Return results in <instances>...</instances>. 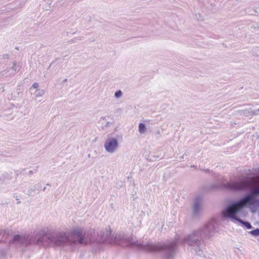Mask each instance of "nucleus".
Wrapping results in <instances>:
<instances>
[{"label":"nucleus","mask_w":259,"mask_h":259,"mask_svg":"<svg viewBox=\"0 0 259 259\" xmlns=\"http://www.w3.org/2000/svg\"><path fill=\"white\" fill-rule=\"evenodd\" d=\"M198 15H199V16H198V17H200L201 15H200V14H198Z\"/></svg>","instance_id":"25"},{"label":"nucleus","mask_w":259,"mask_h":259,"mask_svg":"<svg viewBox=\"0 0 259 259\" xmlns=\"http://www.w3.org/2000/svg\"><path fill=\"white\" fill-rule=\"evenodd\" d=\"M184 156H185V155H183V156H182L180 157V158H181V159H184Z\"/></svg>","instance_id":"24"},{"label":"nucleus","mask_w":259,"mask_h":259,"mask_svg":"<svg viewBox=\"0 0 259 259\" xmlns=\"http://www.w3.org/2000/svg\"><path fill=\"white\" fill-rule=\"evenodd\" d=\"M67 81V79H64L63 80L62 82H63V83H64V82H66Z\"/></svg>","instance_id":"23"},{"label":"nucleus","mask_w":259,"mask_h":259,"mask_svg":"<svg viewBox=\"0 0 259 259\" xmlns=\"http://www.w3.org/2000/svg\"><path fill=\"white\" fill-rule=\"evenodd\" d=\"M215 232V227L213 224L210 222L186 236L184 238V242L188 245L189 250L192 252L194 251L197 255H201L202 253L203 240L213 236Z\"/></svg>","instance_id":"2"},{"label":"nucleus","mask_w":259,"mask_h":259,"mask_svg":"<svg viewBox=\"0 0 259 259\" xmlns=\"http://www.w3.org/2000/svg\"><path fill=\"white\" fill-rule=\"evenodd\" d=\"M45 94V91L42 89H38L35 91L36 98L41 97Z\"/></svg>","instance_id":"12"},{"label":"nucleus","mask_w":259,"mask_h":259,"mask_svg":"<svg viewBox=\"0 0 259 259\" xmlns=\"http://www.w3.org/2000/svg\"><path fill=\"white\" fill-rule=\"evenodd\" d=\"M42 236L38 239V242L46 243L55 246H61L65 244H92L103 243L119 244L121 241H125L128 246L135 247L140 250L148 252L160 251L166 258L174 256L176 249L179 242L178 238L175 240L167 241L161 244H154L151 242H144L138 240L130 236H125L121 234L116 235L115 237L111 235L110 228L100 230L97 232V237L93 238L95 230H90L87 233H83L81 229L76 228L70 232H58L48 230V228L42 231Z\"/></svg>","instance_id":"1"},{"label":"nucleus","mask_w":259,"mask_h":259,"mask_svg":"<svg viewBox=\"0 0 259 259\" xmlns=\"http://www.w3.org/2000/svg\"><path fill=\"white\" fill-rule=\"evenodd\" d=\"M146 125L144 123H140L138 126L139 132L141 134H143L146 132Z\"/></svg>","instance_id":"10"},{"label":"nucleus","mask_w":259,"mask_h":259,"mask_svg":"<svg viewBox=\"0 0 259 259\" xmlns=\"http://www.w3.org/2000/svg\"><path fill=\"white\" fill-rule=\"evenodd\" d=\"M122 182L121 181L116 183L117 187H121L122 186Z\"/></svg>","instance_id":"18"},{"label":"nucleus","mask_w":259,"mask_h":259,"mask_svg":"<svg viewBox=\"0 0 259 259\" xmlns=\"http://www.w3.org/2000/svg\"><path fill=\"white\" fill-rule=\"evenodd\" d=\"M198 15H199V16H198V17H200L201 15H200V14H198Z\"/></svg>","instance_id":"26"},{"label":"nucleus","mask_w":259,"mask_h":259,"mask_svg":"<svg viewBox=\"0 0 259 259\" xmlns=\"http://www.w3.org/2000/svg\"><path fill=\"white\" fill-rule=\"evenodd\" d=\"M249 114L250 115H256L259 114V108L256 110L250 111Z\"/></svg>","instance_id":"15"},{"label":"nucleus","mask_w":259,"mask_h":259,"mask_svg":"<svg viewBox=\"0 0 259 259\" xmlns=\"http://www.w3.org/2000/svg\"><path fill=\"white\" fill-rule=\"evenodd\" d=\"M38 86H39V84H38V83L37 82H34L32 84L31 88H34V89H37L38 87Z\"/></svg>","instance_id":"17"},{"label":"nucleus","mask_w":259,"mask_h":259,"mask_svg":"<svg viewBox=\"0 0 259 259\" xmlns=\"http://www.w3.org/2000/svg\"><path fill=\"white\" fill-rule=\"evenodd\" d=\"M19 70V66L18 64H17L16 63L14 62L13 63L12 67L7 68L6 70L3 72H0V77L6 75L7 73H8V74L6 76L14 75Z\"/></svg>","instance_id":"8"},{"label":"nucleus","mask_w":259,"mask_h":259,"mask_svg":"<svg viewBox=\"0 0 259 259\" xmlns=\"http://www.w3.org/2000/svg\"><path fill=\"white\" fill-rule=\"evenodd\" d=\"M235 210L228 209L225 208L222 212V216L223 220L230 219L231 220H235L241 224L243 226L245 227L247 229H250L252 228L251 224L247 222L243 221L240 219L238 214L241 213L242 212H235Z\"/></svg>","instance_id":"5"},{"label":"nucleus","mask_w":259,"mask_h":259,"mask_svg":"<svg viewBox=\"0 0 259 259\" xmlns=\"http://www.w3.org/2000/svg\"><path fill=\"white\" fill-rule=\"evenodd\" d=\"M119 146L118 140L114 138H108L104 143V148L109 153H114Z\"/></svg>","instance_id":"6"},{"label":"nucleus","mask_w":259,"mask_h":259,"mask_svg":"<svg viewBox=\"0 0 259 259\" xmlns=\"http://www.w3.org/2000/svg\"><path fill=\"white\" fill-rule=\"evenodd\" d=\"M221 187V186H220L219 185H212V188L213 189H218V188H220Z\"/></svg>","instance_id":"19"},{"label":"nucleus","mask_w":259,"mask_h":259,"mask_svg":"<svg viewBox=\"0 0 259 259\" xmlns=\"http://www.w3.org/2000/svg\"><path fill=\"white\" fill-rule=\"evenodd\" d=\"M16 200H17V204H19L21 203V201L17 196L16 197Z\"/></svg>","instance_id":"20"},{"label":"nucleus","mask_w":259,"mask_h":259,"mask_svg":"<svg viewBox=\"0 0 259 259\" xmlns=\"http://www.w3.org/2000/svg\"><path fill=\"white\" fill-rule=\"evenodd\" d=\"M47 185H48V186H50V185L49 184H48H48H47Z\"/></svg>","instance_id":"32"},{"label":"nucleus","mask_w":259,"mask_h":259,"mask_svg":"<svg viewBox=\"0 0 259 259\" xmlns=\"http://www.w3.org/2000/svg\"><path fill=\"white\" fill-rule=\"evenodd\" d=\"M249 186V182L248 178H244L238 181H234L224 184L221 187L231 191L241 192L248 190Z\"/></svg>","instance_id":"4"},{"label":"nucleus","mask_w":259,"mask_h":259,"mask_svg":"<svg viewBox=\"0 0 259 259\" xmlns=\"http://www.w3.org/2000/svg\"><path fill=\"white\" fill-rule=\"evenodd\" d=\"M31 190L33 191H34V189H31Z\"/></svg>","instance_id":"29"},{"label":"nucleus","mask_w":259,"mask_h":259,"mask_svg":"<svg viewBox=\"0 0 259 259\" xmlns=\"http://www.w3.org/2000/svg\"><path fill=\"white\" fill-rule=\"evenodd\" d=\"M46 190V187H45L44 189H43V191H45Z\"/></svg>","instance_id":"27"},{"label":"nucleus","mask_w":259,"mask_h":259,"mask_svg":"<svg viewBox=\"0 0 259 259\" xmlns=\"http://www.w3.org/2000/svg\"><path fill=\"white\" fill-rule=\"evenodd\" d=\"M17 243L23 245H27L30 243V240L27 235H20L19 234L14 236L12 240L10 241V243Z\"/></svg>","instance_id":"7"},{"label":"nucleus","mask_w":259,"mask_h":259,"mask_svg":"<svg viewBox=\"0 0 259 259\" xmlns=\"http://www.w3.org/2000/svg\"><path fill=\"white\" fill-rule=\"evenodd\" d=\"M257 197H259V188L231 202L225 208L235 210V212H242L244 208L248 207L252 213H255L259 207V199Z\"/></svg>","instance_id":"3"},{"label":"nucleus","mask_w":259,"mask_h":259,"mask_svg":"<svg viewBox=\"0 0 259 259\" xmlns=\"http://www.w3.org/2000/svg\"><path fill=\"white\" fill-rule=\"evenodd\" d=\"M66 56H65L64 57V59L65 58H66Z\"/></svg>","instance_id":"30"},{"label":"nucleus","mask_w":259,"mask_h":259,"mask_svg":"<svg viewBox=\"0 0 259 259\" xmlns=\"http://www.w3.org/2000/svg\"><path fill=\"white\" fill-rule=\"evenodd\" d=\"M66 56H65L64 57V59L65 58H66Z\"/></svg>","instance_id":"31"},{"label":"nucleus","mask_w":259,"mask_h":259,"mask_svg":"<svg viewBox=\"0 0 259 259\" xmlns=\"http://www.w3.org/2000/svg\"><path fill=\"white\" fill-rule=\"evenodd\" d=\"M0 232H1V234H2V235L4 236H5L6 237L9 236L12 233L11 230L9 229H6L4 230H0Z\"/></svg>","instance_id":"11"},{"label":"nucleus","mask_w":259,"mask_h":259,"mask_svg":"<svg viewBox=\"0 0 259 259\" xmlns=\"http://www.w3.org/2000/svg\"><path fill=\"white\" fill-rule=\"evenodd\" d=\"M249 233L254 236H259V228L250 231Z\"/></svg>","instance_id":"13"},{"label":"nucleus","mask_w":259,"mask_h":259,"mask_svg":"<svg viewBox=\"0 0 259 259\" xmlns=\"http://www.w3.org/2000/svg\"><path fill=\"white\" fill-rule=\"evenodd\" d=\"M33 173H34V172L32 170H29L28 172V175H31L33 174Z\"/></svg>","instance_id":"21"},{"label":"nucleus","mask_w":259,"mask_h":259,"mask_svg":"<svg viewBox=\"0 0 259 259\" xmlns=\"http://www.w3.org/2000/svg\"><path fill=\"white\" fill-rule=\"evenodd\" d=\"M122 95V92H121V90H118L117 91L115 94H114V96L116 98H120Z\"/></svg>","instance_id":"14"},{"label":"nucleus","mask_w":259,"mask_h":259,"mask_svg":"<svg viewBox=\"0 0 259 259\" xmlns=\"http://www.w3.org/2000/svg\"><path fill=\"white\" fill-rule=\"evenodd\" d=\"M157 138H159L161 136V133L159 130L156 131L155 133Z\"/></svg>","instance_id":"16"},{"label":"nucleus","mask_w":259,"mask_h":259,"mask_svg":"<svg viewBox=\"0 0 259 259\" xmlns=\"http://www.w3.org/2000/svg\"><path fill=\"white\" fill-rule=\"evenodd\" d=\"M202 200V198L200 196L196 197L194 200L193 213L194 216H197L199 213Z\"/></svg>","instance_id":"9"},{"label":"nucleus","mask_w":259,"mask_h":259,"mask_svg":"<svg viewBox=\"0 0 259 259\" xmlns=\"http://www.w3.org/2000/svg\"><path fill=\"white\" fill-rule=\"evenodd\" d=\"M191 166L192 167H195V166H194V165H191Z\"/></svg>","instance_id":"28"},{"label":"nucleus","mask_w":259,"mask_h":259,"mask_svg":"<svg viewBox=\"0 0 259 259\" xmlns=\"http://www.w3.org/2000/svg\"><path fill=\"white\" fill-rule=\"evenodd\" d=\"M204 170V171L205 172H206V173H208V172H209V169H204V170Z\"/></svg>","instance_id":"22"}]
</instances>
